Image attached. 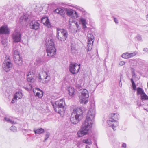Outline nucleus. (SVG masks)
<instances>
[{
  "mask_svg": "<svg viewBox=\"0 0 148 148\" xmlns=\"http://www.w3.org/2000/svg\"><path fill=\"white\" fill-rule=\"evenodd\" d=\"M95 113V106L93 104L91 106L89 110L88 111L86 119L83 122L81 129L77 133L78 137H82L88 133L94 121Z\"/></svg>",
  "mask_w": 148,
  "mask_h": 148,
  "instance_id": "nucleus-1",
  "label": "nucleus"
},
{
  "mask_svg": "<svg viewBox=\"0 0 148 148\" xmlns=\"http://www.w3.org/2000/svg\"><path fill=\"white\" fill-rule=\"evenodd\" d=\"M83 118V112L81 108H77L73 110L72 112L70 120L71 123L73 124L77 123Z\"/></svg>",
  "mask_w": 148,
  "mask_h": 148,
  "instance_id": "nucleus-2",
  "label": "nucleus"
},
{
  "mask_svg": "<svg viewBox=\"0 0 148 148\" xmlns=\"http://www.w3.org/2000/svg\"><path fill=\"white\" fill-rule=\"evenodd\" d=\"M56 106L53 105L55 111L61 115L64 114V110L65 102L64 100L61 99L56 101L55 102Z\"/></svg>",
  "mask_w": 148,
  "mask_h": 148,
  "instance_id": "nucleus-3",
  "label": "nucleus"
},
{
  "mask_svg": "<svg viewBox=\"0 0 148 148\" xmlns=\"http://www.w3.org/2000/svg\"><path fill=\"white\" fill-rule=\"evenodd\" d=\"M47 45V56L51 57L55 55L56 53V49L54 46V43L52 39H51L46 43Z\"/></svg>",
  "mask_w": 148,
  "mask_h": 148,
  "instance_id": "nucleus-4",
  "label": "nucleus"
},
{
  "mask_svg": "<svg viewBox=\"0 0 148 148\" xmlns=\"http://www.w3.org/2000/svg\"><path fill=\"white\" fill-rule=\"evenodd\" d=\"M56 37L58 39L61 41L66 40L68 36V32L66 29L59 28L57 29Z\"/></svg>",
  "mask_w": 148,
  "mask_h": 148,
  "instance_id": "nucleus-5",
  "label": "nucleus"
},
{
  "mask_svg": "<svg viewBox=\"0 0 148 148\" xmlns=\"http://www.w3.org/2000/svg\"><path fill=\"white\" fill-rule=\"evenodd\" d=\"M79 97L81 103L86 104L88 102L87 99L89 97V93L86 89H81L79 90Z\"/></svg>",
  "mask_w": 148,
  "mask_h": 148,
  "instance_id": "nucleus-6",
  "label": "nucleus"
},
{
  "mask_svg": "<svg viewBox=\"0 0 148 148\" xmlns=\"http://www.w3.org/2000/svg\"><path fill=\"white\" fill-rule=\"evenodd\" d=\"M13 58L15 63L17 65H19L21 62V59L19 55V52L15 48L13 49Z\"/></svg>",
  "mask_w": 148,
  "mask_h": 148,
  "instance_id": "nucleus-7",
  "label": "nucleus"
},
{
  "mask_svg": "<svg viewBox=\"0 0 148 148\" xmlns=\"http://www.w3.org/2000/svg\"><path fill=\"white\" fill-rule=\"evenodd\" d=\"M88 42L87 43V51H90L92 49V44L94 40V36L91 33H89L87 35Z\"/></svg>",
  "mask_w": 148,
  "mask_h": 148,
  "instance_id": "nucleus-8",
  "label": "nucleus"
},
{
  "mask_svg": "<svg viewBox=\"0 0 148 148\" xmlns=\"http://www.w3.org/2000/svg\"><path fill=\"white\" fill-rule=\"evenodd\" d=\"M12 38L13 41L15 42H19L21 40V34L18 32L15 31L12 35Z\"/></svg>",
  "mask_w": 148,
  "mask_h": 148,
  "instance_id": "nucleus-9",
  "label": "nucleus"
},
{
  "mask_svg": "<svg viewBox=\"0 0 148 148\" xmlns=\"http://www.w3.org/2000/svg\"><path fill=\"white\" fill-rule=\"evenodd\" d=\"M66 14L71 17L76 18L78 17L76 12L71 9H69L67 10Z\"/></svg>",
  "mask_w": 148,
  "mask_h": 148,
  "instance_id": "nucleus-10",
  "label": "nucleus"
},
{
  "mask_svg": "<svg viewBox=\"0 0 148 148\" xmlns=\"http://www.w3.org/2000/svg\"><path fill=\"white\" fill-rule=\"evenodd\" d=\"M40 24L36 21H32L29 24L30 28L33 29L38 30L40 27Z\"/></svg>",
  "mask_w": 148,
  "mask_h": 148,
  "instance_id": "nucleus-11",
  "label": "nucleus"
},
{
  "mask_svg": "<svg viewBox=\"0 0 148 148\" xmlns=\"http://www.w3.org/2000/svg\"><path fill=\"white\" fill-rule=\"evenodd\" d=\"M27 79L28 82L31 83H33L35 80L36 76L33 73L29 72L27 75Z\"/></svg>",
  "mask_w": 148,
  "mask_h": 148,
  "instance_id": "nucleus-12",
  "label": "nucleus"
},
{
  "mask_svg": "<svg viewBox=\"0 0 148 148\" xmlns=\"http://www.w3.org/2000/svg\"><path fill=\"white\" fill-rule=\"evenodd\" d=\"M80 65H71L70 71L72 74L77 73L79 71Z\"/></svg>",
  "mask_w": 148,
  "mask_h": 148,
  "instance_id": "nucleus-13",
  "label": "nucleus"
},
{
  "mask_svg": "<svg viewBox=\"0 0 148 148\" xmlns=\"http://www.w3.org/2000/svg\"><path fill=\"white\" fill-rule=\"evenodd\" d=\"M107 123L110 126H111L114 130H116V127L118 125V123L117 121H113L112 119H110L107 121Z\"/></svg>",
  "mask_w": 148,
  "mask_h": 148,
  "instance_id": "nucleus-14",
  "label": "nucleus"
},
{
  "mask_svg": "<svg viewBox=\"0 0 148 148\" xmlns=\"http://www.w3.org/2000/svg\"><path fill=\"white\" fill-rule=\"evenodd\" d=\"M34 95L39 98L42 97L43 95V91L38 88H36L33 89Z\"/></svg>",
  "mask_w": 148,
  "mask_h": 148,
  "instance_id": "nucleus-15",
  "label": "nucleus"
},
{
  "mask_svg": "<svg viewBox=\"0 0 148 148\" xmlns=\"http://www.w3.org/2000/svg\"><path fill=\"white\" fill-rule=\"evenodd\" d=\"M144 62V60L139 59L134 60H131L129 61L130 64H134L141 65Z\"/></svg>",
  "mask_w": 148,
  "mask_h": 148,
  "instance_id": "nucleus-16",
  "label": "nucleus"
},
{
  "mask_svg": "<svg viewBox=\"0 0 148 148\" xmlns=\"http://www.w3.org/2000/svg\"><path fill=\"white\" fill-rule=\"evenodd\" d=\"M8 29L5 26H2L0 28V34H7L8 33Z\"/></svg>",
  "mask_w": 148,
  "mask_h": 148,
  "instance_id": "nucleus-17",
  "label": "nucleus"
},
{
  "mask_svg": "<svg viewBox=\"0 0 148 148\" xmlns=\"http://www.w3.org/2000/svg\"><path fill=\"white\" fill-rule=\"evenodd\" d=\"M41 21H45L43 23L44 24L47 26L48 28H50L51 26V24L50 23L49 20L47 18H42L41 19Z\"/></svg>",
  "mask_w": 148,
  "mask_h": 148,
  "instance_id": "nucleus-18",
  "label": "nucleus"
},
{
  "mask_svg": "<svg viewBox=\"0 0 148 148\" xmlns=\"http://www.w3.org/2000/svg\"><path fill=\"white\" fill-rule=\"evenodd\" d=\"M80 21L82 25L83 29H85L86 28V25L87 24V23L86 21V19L82 17H81L80 18Z\"/></svg>",
  "mask_w": 148,
  "mask_h": 148,
  "instance_id": "nucleus-19",
  "label": "nucleus"
},
{
  "mask_svg": "<svg viewBox=\"0 0 148 148\" xmlns=\"http://www.w3.org/2000/svg\"><path fill=\"white\" fill-rule=\"evenodd\" d=\"M40 75L41 76V77H43L45 79H48V80H50V78L48 75L47 72H42V73L39 74L38 75V76Z\"/></svg>",
  "mask_w": 148,
  "mask_h": 148,
  "instance_id": "nucleus-20",
  "label": "nucleus"
},
{
  "mask_svg": "<svg viewBox=\"0 0 148 148\" xmlns=\"http://www.w3.org/2000/svg\"><path fill=\"white\" fill-rule=\"evenodd\" d=\"M68 90L69 92V95L71 97H73L75 94V90L73 88L71 87L68 88Z\"/></svg>",
  "mask_w": 148,
  "mask_h": 148,
  "instance_id": "nucleus-21",
  "label": "nucleus"
},
{
  "mask_svg": "<svg viewBox=\"0 0 148 148\" xmlns=\"http://www.w3.org/2000/svg\"><path fill=\"white\" fill-rule=\"evenodd\" d=\"M38 80L39 82L40 83L45 84L48 83V82L49 80H48V79H45L43 77H41V76H38Z\"/></svg>",
  "mask_w": 148,
  "mask_h": 148,
  "instance_id": "nucleus-22",
  "label": "nucleus"
},
{
  "mask_svg": "<svg viewBox=\"0 0 148 148\" xmlns=\"http://www.w3.org/2000/svg\"><path fill=\"white\" fill-rule=\"evenodd\" d=\"M54 12L61 16H63L65 13L64 10L60 8H57L55 10Z\"/></svg>",
  "mask_w": 148,
  "mask_h": 148,
  "instance_id": "nucleus-23",
  "label": "nucleus"
},
{
  "mask_svg": "<svg viewBox=\"0 0 148 148\" xmlns=\"http://www.w3.org/2000/svg\"><path fill=\"white\" fill-rule=\"evenodd\" d=\"M111 118L113 120V121H116L119 119V114L117 113H114L111 114Z\"/></svg>",
  "mask_w": 148,
  "mask_h": 148,
  "instance_id": "nucleus-24",
  "label": "nucleus"
},
{
  "mask_svg": "<svg viewBox=\"0 0 148 148\" xmlns=\"http://www.w3.org/2000/svg\"><path fill=\"white\" fill-rule=\"evenodd\" d=\"M11 64V60L9 57L8 56H6L3 62L4 65H10Z\"/></svg>",
  "mask_w": 148,
  "mask_h": 148,
  "instance_id": "nucleus-25",
  "label": "nucleus"
},
{
  "mask_svg": "<svg viewBox=\"0 0 148 148\" xmlns=\"http://www.w3.org/2000/svg\"><path fill=\"white\" fill-rule=\"evenodd\" d=\"M44 130L42 128L38 129L37 130H34V132L35 134H40L43 132H44Z\"/></svg>",
  "mask_w": 148,
  "mask_h": 148,
  "instance_id": "nucleus-26",
  "label": "nucleus"
},
{
  "mask_svg": "<svg viewBox=\"0 0 148 148\" xmlns=\"http://www.w3.org/2000/svg\"><path fill=\"white\" fill-rule=\"evenodd\" d=\"M14 95L17 99L18 98V99H21L22 97V93L20 92L16 93Z\"/></svg>",
  "mask_w": 148,
  "mask_h": 148,
  "instance_id": "nucleus-27",
  "label": "nucleus"
},
{
  "mask_svg": "<svg viewBox=\"0 0 148 148\" xmlns=\"http://www.w3.org/2000/svg\"><path fill=\"white\" fill-rule=\"evenodd\" d=\"M141 99L142 100H148V96L144 92L143 94L141 95Z\"/></svg>",
  "mask_w": 148,
  "mask_h": 148,
  "instance_id": "nucleus-28",
  "label": "nucleus"
},
{
  "mask_svg": "<svg viewBox=\"0 0 148 148\" xmlns=\"http://www.w3.org/2000/svg\"><path fill=\"white\" fill-rule=\"evenodd\" d=\"M144 93V90L140 87H138L137 88V94L141 95Z\"/></svg>",
  "mask_w": 148,
  "mask_h": 148,
  "instance_id": "nucleus-29",
  "label": "nucleus"
},
{
  "mask_svg": "<svg viewBox=\"0 0 148 148\" xmlns=\"http://www.w3.org/2000/svg\"><path fill=\"white\" fill-rule=\"evenodd\" d=\"M12 65H3V70L6 72L9 71Z\"/></svg>",
  "mask_w": 148,
  "mask_h": 148,
  "instance_id": "nucleus-30",
  "label": "nucleus"
},
{
  "mask_svg": "<svg viewBox=\"0 0 148 148\" xmlns=\"http://www.w3.org/2000/svg\"><path fill=\"white\" fill-rule=\"evenodd\" d=\"M4 120L12 124H14L13 121L11 120L10 118L7 117H5L4 118Z\"/></svg>",
  "mask_w": 148,
  "mask_h": 148,
  "instance_id": "nucleus-31",
  "label": "nucleus"
},
{
  "mask_svg": "<svg viewBox=\"0 0 148 148\" xmlns=\"http://www.w3.org/2000/svg\"><path fill=\"white\" fill-rule=\"evenodd\" d=\"M82 142L83 143L90 145L91 144V141L90 139H83L82 140Z\"/></svg>",
  "mask_w": 148,
  "mask_h": 148,
  "instance_id": "nucleus-32",
  "label": "nucleus"
},
{
  "mask_svg": "<svg viewBox=\"0 0 148 148\" xmlns=\"http://www.w3.org/2000/svg\"><path fill=\"white\" fill-rule=\"evenodd\" d=\"M122 58L125 59L129 58V53L128 52H127L123 54L122 55Z\"/></svg>",
  "mask_w": 148,
  "mask_h": 148,
  "instance_id": "nucleus-33",
  "label": "nucleus"
},
{
  "mask_svg": "<svg viewBox=\"0 0 148 148\" xmlns=\"http://www.w3.org/2000/svg\"><path fill=\"white\" fill-rule=\"evenodd\" d=\"M1 43L2 45L4 47H6L7 45V42L6 40L4 39L1 41Z\"/></svg>",
  "mask_w": 148,
  "mask_h": 148,
  "instance_id": "nucleus-34",
  "label": "nucleus"
},
{
  "mask_svg": "<svg viewBox=\"0 0 148 148\" xmlns=\"http://www.w3.org/2000/svg\"><path fill=\"white\" fill-rule=\"evenodd\" d=\"M131 81L132 84V86L133 89L134 90H135L136 89V86L133 79L132 78L131 79Z\"/></svg>",
  "mask_w": 148,
  "mask_h": 148,
  "instance_id": "nucleus-35",
  "label": "nucleus"
},
{
  "mask_svg": "<svg viewBox=\"0 0 148 148\" xmlns=\"http://www.w3.org/2000/svg\"><path fill=\"white\" fill-rule=\"evenodd\" d=\"M137 53L138 52L136 51H135L132 53H129V58H130L134 56L137 54Z\"/></svg>",
  "mask_w": 148,
  "mask_h": 148,
  "instance_id": "nucleus-36",
  "label": "nucleus"
},
{
  "mask_svg": "<svg viewBox=\"0 0 148 148\" xmlns=\"http://www.w3.org/2000/svg\"><path fill=\"white\" fill-rule=\"evenodd\" d=\"M25 16H23L20 18L19 21L20 22H23L24 21L25 22L27 21V18H25Z\"/></svg>",
  "mask_w": 148,
  "mask_h": 148,
  "instance_id": "nucleus-37",
  "label": "nucleus"
},
{
  "mask_svg": "<svg viewBox=\"0 0 148 148\" xmlns=\"http://www.w3.org/2000/svg\"><path fill=\"white\" fill-rule=\"evenodd\" d=\"M10 130L13 132H16L17 131V128L16 127L12 126L10 128Z\"/></svg>",
  "mask_w": 148,
  "mask_h": 148,
  "instance_id": "nucleus-38",
  "label": "nucleus"
},
{
  "mask_svg": "<svg viewBox=\"0 0 148 148\" xmlns=\"http://www.w3.org/2000/svg\"><path fill=\"white\" fill-rule=\"evenodd\" d=\"M17 100V99L16 98V97L14 95V97L12 99V101H11V103H14L15 102H16Z\"/></svg>",
  "mask_w": 148,
  "mask_h": 148,
  "instance_id": "nucleus-39",
  "label": "nucleus"
},
{
  "mask_svg": "<svg viewBox=\"0 0 148 148\" xmlns=\"http://www.w3.org/2000/svg\"><path fill=\"white\" fill-rule=\"evenodd\" d=\"M75 87L78 89V90L79 91V90L81 89L82 87L80 84H76L75 85Z\"/></svg>",
  "mask_w": 148,
  "mask_h": 148,
  "instance_id": "nucleus-40",
  "label": "nucleus"
},
{
  "mask_svg": "<svg viewBox=\"0 0 148 148\" xmlns=\"http://www.w3.org/2000/svg\"><path fill=\"white\" fill-rule=\"evenodd\" d=\"M136 38L137 40L139 41L142 40V38L141 37V36L140 35H138L136 37Z\"/></svg>",
  "mask_w": 148,
  "mask_h": 148,
  "instance_id": "nucleus-41",
  "label": "nucleus"
},
{
  "mask_svg": "<svg viewBox=\"0 0 148 148\" xmlns=\"http://www.w3.org/2000/svg\"><path fill=\"white\" fill-rule=\"evenodd\" d=\"M49 134L48 133H47L45 136L44 141H46L47 140V139L49 137Z\"/></svg>",
  "mask_w": 148,
  "mask_h": 148,
  "instance_id": "nucleus-42",
  "label": "nucleus"
},
{
  "mask_svg": "<svg viewBox=\"0 0 148 148\" xmlns=\"http://www.w3.org/2000/svg\"><path fill=\"white\" fill-rule=\"evenodd\" d=\"M78 9L80 11H82V12L84 13V14H85V10L83 9V8L79 7V8H78Z\"/></svg>",
  "mask_w": 148,
  "mask_h": 148,
  "instance_id": "nucleus-43",
  "label": "nucleus"
},
{
  "mask_svg": "<svg viewBox=\"0 0 148 148\" xmlns=\"http://www.w3.org/2000/svg\"><path fill=\"white\" fill-rule=\"evenodd\" d=\"M36 61L37 62V64H41V61L40 59L39 58L37 59H36Z\"/></svg>",
  "mask_w": 148,
  "mask_h": 148,
  "instance_id": "nucleus-44",
  "label": "nucleus"
},
{
  "mask_svg": "<svg viewBox=\"0 0 148 148\" xmlns=\"http://www.w3.org/2000/svg\"><path fill=\"white\" fill-rule=\"evenodd\" d=\"M137 106H142L141 102L139 101H137Z\"/></svg>",
  "mask_w": 148,
  "mask_h": 148,
  "instance_id": "nucleus-45",
  "label": "nucleus"
},
{
  "mask_svg": "<svg viewBox=\"0 0 148 148\" xmlns=\"http://www.w3.org/2000/svg\"><path fill=\"white\" fill-rule=\"evenodd\" d=\"M122 147L126 148V144H125V143H123L122 144Z\"/></svg>",
  "mask_w": 148,
  "mask_h": 148,
  "instance_id": "nucleus-46",
  "label": "nucleus"
},
{
  "mask_svg": "<svg viewBox=\"0 0 148 148\" xmlns=\"http://www.w3.org/2000/svg\"><path fill=\"white\" fill-rule=\"evenodd\" d=\"M114 21L116 23V24H117L118 23V20L115 18H114Z\"/></svg>",
  "mask_w": 148,
  "mask_h": 148,
  "instance_id": "nucleus-47",
  "label": "nucleus"
},
{
  "mask_svg": "<svg viewBox=\"0 0 148 148\" xmlns=\"http://www.w3.org/2000/svg\"><path fill=\"white\" fill-rule=\"evenodd\" d=\"M125 62L124 61H121L120 62L119 65H125Z\"/></svg>",
  "mask_w": 148,
  "mask_h": 148,
  "instance_id": "nucleus-48",
  "label": "nucleus"
},
{
  "mask_svg": "<svg viewBox=\"0 0 148 148\" xmlns=\"http://www.w3.org/2000/svg\"><path fill=\"white\" fill-rule=\"evenodd\" d=\"M143 51L146 52H147L148 51V49L147 48H144L143 49Z\"/></svg>",
  "mask_w": 148,
  "mask_h": 148,
  "instance_id": "nucleus-49",
  "label": "nucleus"
},
{
  "mask_svg": "<svg viewBox=\"0 0 148 148\" xmlns=\"http://www.w3.org/2000/svg\"><path fill=\"white\" fill-rule=\"evenodd\" d=\"M76 25L77 28H78L79 27V25L78 24L77 22H76Z\"/></svg>",
  "mask_w": 148,
  "mask_h": 148,
  "instance_id": "nucleus-50",
  "label": "nucleus"
},
{
  "mask_svg": "<svg viewBox=\"0 0 148 148\" xmlns=\"http://www.w3.org/2000/svg\"><path fill=\"white\" fill-rule=\"evenodd\" d=\"M85 148H90L88 145H86Z\"/></svg>",
  "mask_w": 148,
  "mask_h": 148,
  "instance_id": "nucleus-51",
  "label": "nucleus"
},
{
  "mask_svg": "<svg viewBox=\"0 0 148 148\" xmlns=\"http://www.w3.org/2000/svg\"><path fill=\"white\" fill-rule=\"evenodd\" d=\"M146 18V19L148 20V14H147V15Z\"/></svg>",
  "mask_w": 148,
  "mask_h": 148,
  "instance_id": "nucleus-52",
  "label": "nucleus"
},
{
  "mask_svg": "<svg viewBox=\"0 0 148 148\" xmlns=\"http://www.w3.org/2000/svg\"><path fill=\"white\" fill-rule=\"evenodd\" d=\"M135 76V74H133V75H132V77H134Z\"/></svg>",
  "mask_w": 148,
  "mask_h": 148,
  "instance_id": "nucleus-53",
  "label": "nucleus"
},
{
  "mask_svg": "<svg viewBox=\"0 0 148 148\" xmlns=\"http://www.w3.org/2000/svg\"><path fill=\"white\" fill-rule=\"evenodd\" d=\"M144 109L147 112H148V110L147 109L144 108Z\"/></svg>",
  "mask_w": 148,
  "mask_h": 148,
  "instance_id": "nucleus-54",
  "label": "nucleus"
},
{
  "mask_svg": "<svg viewBox=\"0 0 148 148\" xmlns=\"http://www.w3.org/2000/svg\"><path fill=\"white\" fill-rule=\"evenodd\" d=\"M77 146H78L79 145V143H78V144L77 143Z\"/></svg>",
  "mask_w": 148,
  "mask_h": 148,
  "instance_id": "nucleus-55",
  "label": "nucleus"
},
{
  "mask_svg": "<svg viewBox=\"0 0 148 148\" xmlns=\"http://www.w3.org/2000/svg\"><path fill=\"white\" fill-rule=\"evenodd\" d=\"M70 65H76V64H70Z\"/></svg>",
  "mask_w": 148,
  "mask_h": 148,
  "instance_id": "nucleus-56",
  "label": "nucleus"
},
{
  "mask_svg": "<svg viewBox=\"0 0 148 148\" xmlns=\"http://www.w3.org/2000/svg\"><path fill=\"white\" fill-rule=\"evenodd\" d=\"M73 51V52H74V51Z\"/></svg>",
  "mask_w": 148,
  "mask_h": 148,
  "instance_id": "nucleus-57",
  "label": "nucleus"
}]
</instances>
